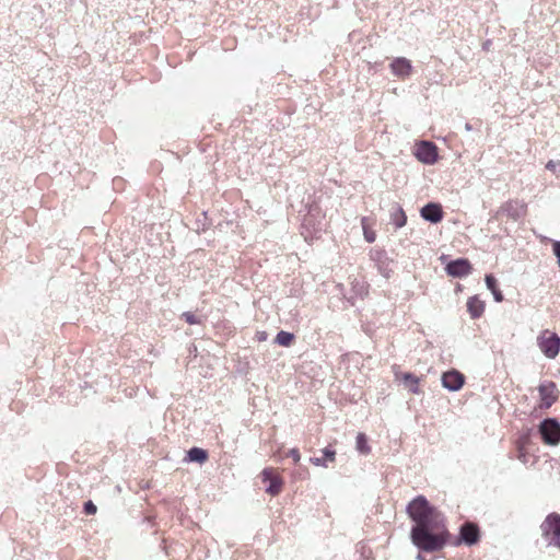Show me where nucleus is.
<instances>
[{"mask_svg": "<svg viewBox=\"0 0 560 560\" xmlns=\"http://www.w3.org/2000/svg\"><path fill=\"white\" fill-rule=\"evenodd\" d=\"M413 525L410 529L411 542L423 552L442 550L452 538L442 512L423 494L415 497L406 506Z\"/></svg>", "mask_w": 560, "mask_h": 560, "instance_id": "obj_1", "label": "nucleus"}, {"mask_svg": "<svg viewBox=\"0 0 560 560\" xmlns=\"http://www.w3.org/2000/svg\"><path fill=\"white\" fill-rule=\"evenodd\" d=\"M527 205L523 200L510 199L503 202L499 209L491 215L489 222L499 220L502 215L513 221H518L526 215Z\"/></svg>", "mask_w": 560, "mask_h": 560, "instance_id": "obj_2", "label": "nucleus"}, {"mask_svg": "<svg viewBox=\"0 0 560 560\" xmlns=\"http://www.w3.org/2000/svg\"><path fill=\"white\" fill-rule=\"evenodd\" d=\"M481 533L479 526L470 521L464 522L459 526L458 535L454 538V540H448L447 544H451L455 547H458L460 545L466 546H475L480 541Z\"/></svg>", "mask_w": 560, "mask_h": 560, "instance_id": "obj_3", "label": "nucleus"}, {"mask_svg": "<svg viewBox=\"0 0 560 560\" xmlns=\"http://www.w3.org/2000/svg\"><path fill=\"white\" fill-rule=\"evenodd\" d=\"M538 433L541 441L551 446L560 443V421L558 418L548 417L540 421Z\"/></svg>", "mask_w": 560, "mask_h": 560, "instance_id": "obj_4", "label": "nucleus"}, {"mask_svg": "<svg viewBox=\"0 0 560 560\" xmlns=\"http://www.w3.org/2000/svg\"><path fill=\"white\" fill-rule=\"evenodd\" d=\"M540 528L548 544L560 548V514H548Z\"/></svg>", "mask_w": 560, "mask_h": 560, "instance_id": "obj_5", "label": "nucleus"}, {"mask_svg": "<svg viewBox=\"0 0 560 560\" xmlns=\"http://www.w3.org/2000/svg\"><path fill=\"white\" fill-rule=\"evenodd\" d=\"M537 343L545 357L555 359L560 351V337L546 329L537 338Z\"/></svg>", "mask_w": 560, "mask_h": 560, "instance_id": "obj_6", "label": "nucleus"}, {"mask_svg": "<svg viewBox=\"0 0 560 560\" xmlns=\"http://www.w3.org/2000/svg\"><path fill=\"white\" fill-rule=\"evenodd\" d=\"M413 154L419 162L427 165H433L439 160L438 147L428 140L417 143Z\"/></svg>", "mask_w": 560, "mask_h": 560, "instance_id": "obj_7", "label": "nucleus"}, {"mask_svg": "<svg viewBox=\"0 0 560 560\" xmlns=\"http://www.w3.org/2000/svg\"><path fill=\"white\" fill-rule=\"evenodd\" d=\"M369 255L370 259L375 264L378 272L388 279L394 272L392 267L394 260L388 257L386 250L375 247L370 250Z\"/></svg>", "mask_w": 560, "mask_h": 560, "instance_id": "obj_8", "label": "nucleus"}, {"mask_svg": "<svg viewBox=\"0 0 560 560\" xmlns=\"http://www.w3.org/2000/svg\"><path fill=\"white\" fill-rule=\"evenodd\" d=\"M261 481L267 485L265 491L271 497L280 494L283 489L284 481L282 477L271 467H266L260 472Z\"/></svg>", "mask_w": 560, "mask_h": 560, "instance_id": "obj_9", "label": "nucleus"}, {"mask_svg": "<svg viewBox=\"0 0 560 560\" xmlns=\"http://www.w3.org/2000/svg\"><path fill=\"white\" fill-rule=\"evenodd\" d=\"M539 408L549 409L559 398V390L552 381H545L538 386Z\"/></svg>", "mask_w": 560, "mask_h": 560, "instance_id": "obj_10", "label": "nucleus"}, {"mask_svg": "<svg viewBox=\"0 0 560 560\" xmlns=\"http://www.w3.org/2000/svg\"><path fill=\"white\" fill-rule=\"evenodd\" d=\"M472 270L471 262L468 258L459 257L450 260L445 266V271L450 277L463 278L468 276Z\"/></svg>", "mask_w": 560, "mask_h": 560, "instance_id": "obj_11", "label": "nucleus"}, {"mask_svg": "<svg viewBox=\"0 0 560 560\" xmlns=\"http://www.w3.org/2000/svg\"><path fill=\"white\" fill-rule=\"evenodd\" d=\"M441 382L445 389L457 392L465 384V375L458 370L451 369L442 374Z\"/></svg>", "mask_w": 560, "mask_h": 560, "instance_id": "obj_12", "label": "nucleus"}, {"mask_svg": "<svg viewBox=\"0 0 560 560\" xmlns=\"http://www.w3.org/2000/svg\"><path fill=\"white\" fill-rule=\"evenodd\" d=\"M420 215L424 221L436 224L443 220L444 211L441 203L430 201L420 209Z\"/></svg>", "mask_w": 560, "mask_h": 560, "instance_id": "obj_13", "label": "nucleus"}, {"mask_svg": "<svg viewBox=\"0 0 560 560\" xmlns=\"http://www.w3.org/2000/svg\"><path fill=\"white\" fill-rule=\"evenodd\" d=\"M390 71L395 77L405 79L412 72V65L406 57H396L389 65Z\"/></svg>", "mask_w": 560, "mask_h": 560, "instance_id": "obj_14", "label": "nucleus"}, {"mask_svg": "<svg viewBox=\"0 0 560 560\" xmlns=\"http://www.w3.org/2000/svg\"><path fill=\"white\" fill-rule=\"evenodd\" d=\"M395 377L402 386L412 394H419V377L411 372L396 373Z\"/></svg>", "mask_w": 560, "mask_h": 560, "instance_id": "obj_15", "label": "nucleus"}, {"mask_svg": "<svg viewBox=\"0 0 560 560\" xmlns=\"http://www.w3.org/2000/svg\"><path fill=\"white\" fill-rule=\"evenodd\" d=\"M209 459V453L207 450L192 446L186 452L185 460L189 463L203 464Z\"/></svg>", "mask_w": 560, "mask_h": 560, "instance_id": "obj_16", "label": "nucleus"}, {"mask_svg": "<svg viewBox=\"0 0 560 560\" xmlns=\"http://www.w3.org/2000/svg\"><path fill=\"white\" fill-rule=\"evenodd\" d=\"M322 457H311L310 462L315 466L327 467L328 463H332L336 459V451L331 445L326 446L322 451Z\"/></svg>", "mask_w": 560, "mask_h": 560, "instance_id": "obj_17", "label": "nucleus"}, {"mask_svg": "<svg viewBox=\"0 0 560 560\" xmlns=\"http://www.w3.org/2000/svg\"><path fill=\"white\" fill-rule=\"evenodd\" d=\"M467 311L472 319H477L485 312V302L478 295L470 296L467 301Z\"/></svg>", "mask_w": 560, "mask_h": 560, "instance_id": "obj_18", "label": "nucleus"}, {"mask_svg": "<svg viewBox=\"0 0 560 560\" xmlns=\"http://www.w3.org/2000/svg\"><path fill=\"white\" fill-rule=\"evenodd\" d=\"M390 222L396 229H401L407 223V215L399 203H394L390 209Z\"/></svg>", "mask_w": 560, "mask_h": 560, "instance_id": "obj_19", "label": "nucleus"}, {"mask_svg": "<svg viewBox=\"0 0 560 560\" xmlns=\"http://www.w3.org/2000/svg\"><path fill=\"white\" fill-rule=\"evenodd\" d=\"M485 282L489 291H491L495 302L500 303L504 300V295L499 288L497 278L492 275H486Z\"/></svg>", "mask_w": 560, "mask_h": 560, "instance_id": "obj_20", "label": "nucleus"}, {"mask_svg": "<svg viewBox=\"0 0 560 560\" xmlns=\"http://www.w3.org/2000/svg\"><path fill=\"white\" fill-rule=\"evenodd\" d=\"M295 339V336L293 332L280 330L275 339V342L282 347H290Z\"/></svg>", "mask_w": 560, "mask_h": 560, "instance_id": "obj_21", "label": "nucleus"}, {"mask_svg": "<svg viewBox=\"0 0 560 560\" xmlns=\"http://www.w3.org/2000/svg\"><path fill=\"white\" fill-rule=\"evenodd\" d=\"M355 448L361 454H369L371 452V447L369 445L368 436L364 433H359L355 438Z\"/></svg>", "mask_w": 560, "mask_h": 560, "instance_id": "obj_22", "label": "nucleus"}, {"mask_svg": "<svg viewBox=\"0 0 560 560\" xmlns=\"http://www.w3.org/2000/svg\"><path fill=\"white\" fill-rule=\"evenodd\" d=\"M365 221H366V218H363L362 219V228H363L364 240L368 243H373L376 240V233H375V231L371 230L370 228H368L365 225Z\"/></svg>", "mask_w": 560, "mask_h": 560, "instance_id": "obj_23", "label": "nucleus"}, {"mask_svg": "<svg viewBox=\"0 0 560 560\" xmlns=\"http://www.w3.org/2000/svg\"><path fill=\"white\" fill-rule=\"evenodd\" d=\"M180 318L189 325H199L202 323L201 319L191 312H184Z\"/></svg>", "mask_w": 560, "mask_h": 560, "instance_id": "obj_24", "label": "nucleus"}, {"mask_svg": "<svg viewBox=\"0 0 560 560\" xmlns=\"http://www.w3.org/2000/svg\"><path fill=\"white\" fill-rule=\"evenodd\" d=\"M97 512V506L93 503V501H85L83 504V513L85 515H94Z\"/></svg>", "mask_w": 560, "mask_h": 560, "instance_id": "obj_25", "label": "nucleus"}, {"mask_svg": "<svg viewBox=\"0 0 560 560\" xmlns=\"http://www.w3.org/2000/svg\"><path fill=\"white\" fill-rule=\"evenodd\" d=\"M202 220L201 219H197L196 220V231L198 233H200V231H206L208 228H209V224L207 223V213L206 212H202Z\"/></svg>", "mask_w": 560, "mask_h": 560, "instance_id": "obj_26", "label": "nucleus"}, {"mask_svg": "<svg viewBox=\"0 0 560 560\" xmlns=\"http://www.w3.org/2000/svg\"><path fill=\"white\" fill-rule=\"evenodd\" d=\"M528 442H529V435L528 434L521 435L518 438V440H517V450L520 452H522L526 447Z\"/></svg>", "mask_w": 560, "mask_h": 560, "instance_id": "obj_27", "label": "nucleus"}, {"mask_svg": "<svg viewBox=\"0 0 560 560\" xmlns=\"http://www.w3.org/2000/svg\"><path fill=\"white\" fill-rule=\"evenodd\" d=\"M546 168L551 171L552 173L560 172V161H548V163L546 164Z\"/></svg>", "mask_w": 560, "mask_h": 560, "instance_id": "obj_28", "label": "nucleus"}, {"mask_svg": "<svg viewBox=\"0 0 560 560\" xmlns=\"http://www.w3.org/2000/svg\"><path fill=\"white\" fill-rule=\"evenodd\" d=\"M287 456L291 457L294 460L295 464L299 463L300 459H301L300 451L298 448H295V447L294 448H290L288 451V453H287Z\"/></svg>", "mask_w": 560, "mask_h": 560, "instance_id": "obj_29", "label": "nucleus"}, {"mask_svg": "<svg viewBox=\"0 0 560 560\" xmlns=\"http://www.w3.org/2000/svg\"><path fill=\"white\" fill-rule=\"evenodd\" d=\"M552 253L557 257V262L560 268V241L552 242Z\"/></svg>", "mask_w": 560, "mask_h": 560, "instance_id": "obj_30", "label": "nucleus"}, {"mask_svg": "<svg viewBox=\"0 0 560 560\" xmlns=\"http://www.w3.org/2000/svg\"><path fill=\"white\" fill-rule=\"evenodd\" d=\"M371 550H365L364 547H362V551H361V556H360V560H370V556H371Z\"/></svg>", "mask_w": 560, "mask_h": 560, "instance_id": "obj_31", "label": "nucleus"}, {"mask_svg": "<svg viewBox=\"0 0 560 560\" xmlns=\"http://www.w3.org/2000/svg\"><path fill=\"white\" fill-rule=\"evenodd\" d=\"M267 332L266 331H258L257 332V339L258 341H265L267 339Z\"/></svg>", "mask_w": 560, "mask_h": 560, "instance_id": "obj_32", "label": "nucleus"}, {"mask_svg": "<svg viewBox=\"0 0 560 560\" xmlns=\"http://www.w3.org/2000/svg\"><path fill=\"white\" fill-rule=\"evenodd\" d=\"M465 129H466L467 131H470V130H472V126H471L469 122H466V124H465Z\"/></svg>", "mask_w": 560, "mask_h": 560, "instance_id": "obj_33", "label": "nucleus"}, {"mask_svg": "<svg viewBox=\"0 0 560 560\" xmlns=\"http://www.w3.org/2000/svg\"><path fill=\"white\" fill-rule=\"evenodd\" d=\"M417 560H427L420 552L417 555Z\"/></svg>", "mask_w": 560, "mask_h": 560, "instance_id": "obj_34", "label": "nucleus"}]
</instances>
